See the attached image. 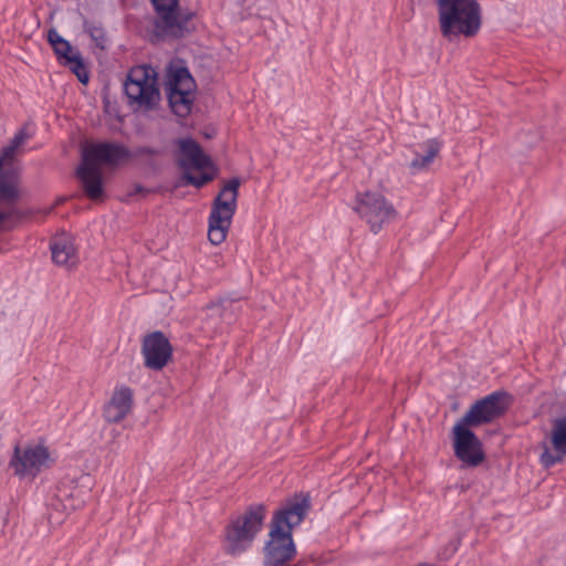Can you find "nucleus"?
Masks as SVG:
<instances>
[{
    "mask_svg": "<svg viewBox=\"0 0 566 566\" xmlns=\"http://www.w3.org/2000/svg\"><path fill=\"white\" fill-rule=\"evenodd\" d=\"M124 92L133 108L154 109L160 99L155 69L149 65H137L130 69L124 83Z\"/></svg>",
    "mask_w": 566,
    "mask_h": 566,
    "instance_id": "5",
    "label": "nucleus"
},
{
    "mask_svg": "<svg viewBox=\"0 0 566 566\" xmlns=\"http://www.w3.org/2000/svg\"><path fill=\"white\" fill-rule=\"evenodd\" d=\"M510 403V395L504 390H496L475 401L460 420L472 427L489 423L503 415Z\"/></svg>",
    "mask_w": 566,
    "mask_h": 566,
    "instance_id": "9",
    "label": "nucleus"
},
{
    "mask_svg": "<svg viewBox=\"0 0 566 566\" xmlns=\"http://www.w3.org/2000/svg\"><path fill=\"white\" fill-rule=\"evenodd\" d=\"M23 218V212L15 207L0 203V230H11Z\"/></svg>",
    "mask_w": 566,
    "mask_h": 566,
    "instance_id": "23",
    "label": "nucleus"
},
{
    "mask_svg": "<svg viewBox=\"0 0 566 566\" xmlns=\"http://www.w3.org/2000/svg\"><path fill=\"white\" fill-rule=\"evenodd\" d=\"M352 209L375 234L398 216L394 205L384 195L373 190L358 191L355 195Z\"/></svg>",
    "mask_w": 566,
    "mask_h": 566,
    "instance_id": "7",
    "label": "nucleus"
},
{
    "mask_svg": "<svg viewBox=\"0 0 566 566\" xmlns=\"http://www.w3.org/2000/svg\"><path fill=\"white\" fill-rule=\"evenodd\" d=\"M239 187L238 178L230 179L213 200L208 219V238L213 245L221 244L227 238L237 210Z\"/></svg>",
    "mask_w": 566,
    "mask_h": 566,
    "instance_id": "6",
    "label": "nucleus"
},
{
    "mask_svg": "<svg viewBox=\"0 0 566 566\" xmlns=\"http://www.w3.org/2000/svg\"><path fill=\"white\" fill-rule=\"evenodd\" d=\"M48 42L50 43L60 63L64 61L66 62L67 57H71L73 54L78 52V50L74 49L71 43L62 35H60V33L54 28H51L48 31Z\"/></svg>",
    "mask_w": 566,
    "mask_h": 566,
    "instance_id": "21",
    "label": "nucleus"
},
{
    "mask_svg": "<svg viewBox=\"0 0 566 566\" xmlns=\"http://www.w3.org/2000/svg\"><path fill=\"white\" fill-rule=\"evenodd\" d=\"M439 29L449 41L474 38L482 28L478 0H436Z\"/></svg>",
    "mask_w": 566,
    "mask_h": 566,
    "instance_id": "3",
    "label": "nucleus"
},
{
    "mask_svg": "<svg viewBox=\"0 0 566 566\" xmlns=\"http://www.w3.org/2000/svg\"><path fill=\"white\" fill-rule=\"evenodd\" d=\"M196 83L185 66L170 67L167 74L166 91L170 108L179 117L187 116L195 99Z\"/></svg>",
    "mask_w": 566,
    "mask_h": 566,
    "instance_id": "8",
    "label": "nucleus"
},
{
    "mask_svg": "<svg viewBox=\"0 0 566 566\" xmlns=\"http://www.w3.org/2000/svg\"><path fill=\"white\" fill-rule=\"evenodd\" d=\"M179 147V166L184 170V172L192 168L203 169L210 165L209 157L203 154L198 143H196L193 139H180Z\"/></svg>",
    "mask_w": 566,
    "mask_h": 566,
    "instance_id": "17",
    "label": "nucleus"
},
{
    "mask_svg": "<svg viewBox=\"0 0 566 566\" xmlns=\"http://www.w3.org/2000/svg\"><path fill=\"white\" fill-rule=\"evenodd\" d=\"M221 306H222V304H220V305L216 304V305H213V306L211 307V310H212L213 312H218V311H219V308H220Z\"/></svg>",
    "mask_w": 566,
    "mask_h": 566,
    "instance_id": "27",
    "label": "nucleus"
},
{
    "mask_svg": "<svg viewBox=\"0 0 566 566\" xmlns=\"http://www.w3.org/2000/svg\"><path fill=\"white\" fill-rule=\"evenodd\" d=\"M310 506V497L301 493L274 513L270 539L265 545L264 566H292L296 555L292 530L304 521Z\"/></svg>",
    "mask_w": 566,
    "mask_h": 566,
    "instance_id": "1",
    "label": "nucleus"
},
{
    "mask_svg": "<svg viewBox=\"0 0 566 566\" xmlns=\"http://www.w3.org/2000/svg\"><path fill=\"white\" fill-rule=\"evenodd\" d=\"M156 151L149 147H140L136 150L137 155H154Z\"/></svg>",
    "mask_w": 566,
    "mask_h": 566,
    "instance_id": "26",
    "label": "nucleus"
},
{
    "mask_svg": "<svg viewBox=\"0 0 566 566\" xmlns=\"http://www.w3.org/2000/svg\"><path fill=\"white\" fill-rule=\"evenodd\" d=\"M129 157V149L119 143H95L84 148L76 175L86 195L96 199L103 193L101 165L117 166Z\"/></svg>",
    "mask_w": 566,
    "mask_h": 566,
    "instance_id": "2",
    "label": "nucleus"
},
{
    "mask_svg": "<svg viewBox=\"0 0 566 566\" xmlns=\"http://www.w3.org/2000/svg\"><path fill=\"white\" fill-rule=\"evenodd\" d=\"M184 179L187 181V184L200 188L205 186L207 182H209L212 179V176L207 172H201L198 176H196L192 175L190 170H188L184 172Z\"/></svg>",
    "mask_w": 566,
    "mask_h": 566,
    "instance_id": "25",
    "label": "nucleus"
},
{
    "mask_svg": "<svg viewBox=\"0 0 566 566\" xmlns=\"http://www.w3.org/2000/svg\"><path fill=\"white\" fill-rule=\"evenodd\" d=\"M35 135V128L32 123H25L4 146L0 153V164H14V155L18 148Z\"/></svg>",
    "mask_w": 566,
    "mask_h": 566,
    "instance_id": "19",
    "label": "nucleus"
},
{
    "mask_svg": "<svg viewBox=\"0 0 566 566\" xmlns=\"http://www.w3.org/2000/svg\"><path fill=\"white\" fill-rule=\"evenodd\" d=\"M50 453L43 444L15 447L10 467L20 479H34L48 465Z\"/></svg>",
    "mask_w": 566,
    "mask_h": 566,
    "instance_id": "10",
    "label": "nucleus"
},
{
    "mask_svg": "<svg viewBox=\"0 0 566 566\" xmlns=\"http://www.w3.org/2000/svg\"><path fill=\"white\" fill-rule=\"evenodd\" d=\"M91 34H92V38H94L96 41L98 40V36H97V35H95V33H94V32H92Z\"/></svg>",
    "mask_w": 566,
    "mask_h": 566,
    "instance_id": "28",
    "label": "nucleus"
},
{
    "mask_svg": "<svg viewBox=\"0 0 566 566\" xmlns=\"http://www.w3.org/2000/svg\"><path fill=\"white\" fill-rule=\"evenodd\" d=\"M62 64L67 66L81 83L86 84L88 82V71L83 62L80 51L71 57H67V61L62 62Z\"/></svg>",
    "mask_w": 566,
    "mask_h": 566,
    "instance_id": "24",
    "label": "nucleus"
},
{
    "mask_svg": "<svg viewBox=\"0 0 566 566\" xmlns=\"http://www.w3.org/2000/svg\"><path fill=\"white\" fill-rule=\"evenodd\" d=\"M265 516V506L253 504L242 515L232 520L226 527L227 553L238 556L245 552L262 530Z\"/></svg>",
    "mask_w": 566,
    "mask_h": 566,
    "instance_id": "4",
    "label": "nucleus"
},
{
    "mask_svg": "<svg viewBox=\"0 0 566 566\" xmlns=\"http://www.w3.org/2000/svg\"><path fill=\"white\" fill-rule=\"evenodd\" d=\"M156 12L169 28L177 25L178 0H151Z\"/></svg>",
    "mask_w": 566,
    "mask_h": 566,
    "instance_id": "22",
    "label": "nucleus"
},
{
    "mask_svg": "<svg viewBox=\"0 0 566 566\" xmlns=\"http://www.w3.org/2000/svg\"><path fill=\"white\" fill-rule=\"evenodd\" d=\"M50 249L55 264L70 266L75 263V247L69 234L55 235L51 241Z\"/></svg>",
    "mask_w": 566,
    "mask_h": 566,
    "instance_id": "18",
    "label": "nucleus"
},
{
    "mask_svg": "<svg viewBox=\"0 0 566 566\" xmlns=\"http://www.w3.org/2000/svg\"><path fill=\"white\" fill-rule=\"evenodd\" d=\"M142 354L147 368L161 370L172 356V346L163 332L156 331L144 337Z\"/></svg>",
    "mask_w": 566,
    "mask_h": 566,
    "instance_id": "12",
    "label": "nucleus"
},
{
    "mask_svg": "<svg viewBox=\"0 0 566 566\" xmlns=\"http://www.w3.org/2000/svg\"><path fill=\"white\" fill-rule=\"evenodd\" d=\"M442 147L443 142L439 138H430L419 144L413 151V158L409 163L410 171L419 174L428 170Z\"/></svg>",
    "mask_w": 566,
    "mask_h": 566,
    "instance_id": "16",
    "label": "nucleus"
},
{
    "mask_svg": "<svg viewBox=\"0 0 566 566\" xmlns=\"http://www.w3.org/2000/svg\"><path fill=\"white\" fill-rule=\"evenodd\" d=\"M35 135V128L32 123H25L4 146L0 153V164H14V155L18 148Z\"/></svg>",
    "mask_w": 566,
    "mask_h": 566,
    "instance_id": "20",
    "label": "nucleus"
},
{
    "mask_svg": "<svg viewBox=\"0 0 566 566\" xmlns=\"http://www.w3.org/2000/svg\"><path fill=\"white\" fill-rule=\"evenodd\" d=\"M133 391L127 386L115 387L111 400L104 407V418L108 422H119L130 411Z\"/></svg>",
    "mask_w": 566,
    "mask_h": 566,
    "instance_id": "15",
    "label": "nucleus"
},
{
    "mask_svg": "<svg viewBox=\"0 0 566 566\" xmlns=\"http://www.w3.org/2000/svg\"><path fill=\"white\" fill-rule=\"evenodd\" d=\"M24 196L21 169L14 164H0V203L14 207Z\"/></svg>",
    "mask_w": 566,
    "mask_h": 566,
    "instance_id": "13",
    "label": "nucleus"
},
{
    "mask_svg": "<svg viewBox=\"0 0 566 566\" xmlns=\"http://www.w3.org/2000/svg\"><path fill=\"white\" fill-rule=\"evenodd\" d=\"M469 423L459 420L453 427V449L455 457L468 467H476L484 460L482 443L469 429Z\"/></svg>",
    "mask_w": 566,
    "mask_h": 566,
    "instance_id": "11",
    "label": "nucleus"
},
{
    "mask_svg": "<svg viewBox=\"0 0 566 566\" xmlns=\"http://www.w3.org/2000/svg\"><path fill=\"white\" fill-rule=\"evenodd\" d=\"M551 442L553 451L545 449L541 454V463L551 468L562 462L566 457V416L558 417L552 422Z\"/></svg>",
    "mask_w": 566,
    "mask_h": 566,
    "instance_id": "14",
    "label": "nucleus"
}]
</instances>
